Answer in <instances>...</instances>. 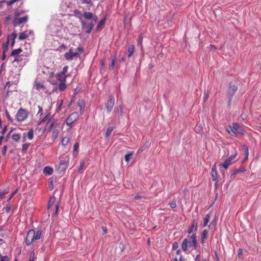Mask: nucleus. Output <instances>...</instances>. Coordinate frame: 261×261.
Masks as SVG:
<instances>
[{
  "label": "nucleus",
  "mask_w": 261,
  "mask_h": 261,
  "mask_svg": "<svg viewBox=\"0 0 261 261\" xmlns=\"http://www.w3.org/2000/svg\"><path fill=\"white\" fill-rule=\"evenodd\" d=\"M46 121V127L48 132H51V137L53 140L57 138L59 133L60 124L56 122L54 118L50 114H47L39 122V124Z\"/></svg>",
  "instance_id": "1"
},
{
  "label": "nucleus",
  "mask_w": 261,
  "mask_h": 261,
  "mask_svg": "<svg viewBox=\"0 0 261 261\" xmlns=\"http://www.w3.org/2000/svg\"><path fill=\"white\" fill-rule=\"evenodd\" d=\"M197 247L196 233H193L191 236H188L187 238L184 240L181 244V248L184 251H187L188 248L196 249Z\"/></svg>",
  "instance_id": "2"
},
{
  "label": "nucleus",
  "mask_w": 261,
  "mask_h": 261,
  "mask_svg": "<svg viewBox=\"0 0 261 261\" xmlns=\"http://www.w3.org/2000/svg\"><path fill=\"white\" fill-rule=\"evenodd\" d=\"M226 130L231 136L236 137L237 133L243 134V131L240 125L237 123H232V125H228L226 127Z\"/></svg>",
  "instance_id": "3"
},
{
  "label": "nucleus",
  "mask_w": 261,
  "mask_h": 261,
  "mask_svg": "<svg viewBox=\"0 0 261 261\" xmlns=\"http://www.w3.org/2000/svg\"><path fill=\"white\" fill-rule=\"evenodd\" d=\"M226 130L231 136L236 137L237 133L243 134V131L240 125L237 123H232V125H228L226 127Z\"/></svg>",
  "instance_id": "4"
},
{
  "label": "nucleus",
  "mask_w": 261,
  "mask_h": 261,
  "mask_svg": "<svg viewBox=\"0 0 261 261\" xmlns=\"http://www.w3.org/2000/svg\"><path fill=\"white\" fill-rule=\"evenodd\" d=\"M226 130L231 136L236 137L237 133L243 134V131L240 125L237 123H232V125H228L226 127Z\"/></svg>",
  "instance_id": "5"
},
{
  "label": "nucleus",
  "mask_w": 261,
  "mask_h": 261,
  "mask_svg": "<svg viewBox=\"0 0 261 261\" xmlns=\"http://www.w3.org/2000/svg\"><path fill=\"white\" fill-rule=\"evenodd\" d=\"M23 12H19L17 11L15 12V18L13 20L14 26L19 25L22 23L26 22L28 20V16H24L22 17H19V16Z\"/></svg>",
  "instance_id": "6"
},
{
  "label": "nucleus",
  "mask_w": 261,
  "mask_h": 261,
  "mask_svg": "<svg viewBox=\"0 0 261 261\" xmlns=\"http://www.w3.org/2000/svg\"><path fill=\"white\" fill-rule=\"evenodd\" d=\"M97 20V17L95 16L94 18V21H91L88 23L86 22L85 21L82 20L81 21V25L83 29L85 30L86 32L89 34L91 32L94 25L96 23V22Z\"/></svg>",
  "instance_id": "7"
},
{
  "label": "nucleus",
  "mask_w": 261,
  "mask_h": 261,
  "mask_svg": "<svg viewBox=\"0 0 261 261\" xmlns=\"http://www.w3.org/2000/svg\"><path fill=\"white\" fill-rule=\"evenodd\" d=\"M238 90V84L236 81L231 82L227 91V96L229 98L228 102L230 103L232 96Z\"/></svg>",
  "instance_id": "8"
},
{
  "label": "nucleus",
  "mask_w": 261,
  "mask_h": 261,
  "mask_svg": "<svg viewBox=\"0 0 261 261\" xmlns=\"http://www.w3.org/2000/svg\"><path fill=\"white\" fill-rule=\"evenodd\" d=\"M28 114L29 113L27 110L22 108H20L18 110L16 113V119L18 121L22 122L27 118L28 117Z\"/></svg>",
  "instance_id": "9"
},
{
  "label": "nucleus",
  "mask_w": 261,
  "mask_h": 261,
  "mask_svg": "<svg viewBox=\"0 0 261 261\" xmlns=\"http://www.w3.org/2000/svg\"><path fill=\"white\" fill-rule=\"evenodd\" d=\"M237 154L238 153L236 151L234 154L231 155L228 158L226 159L223 163L220 164V167H223L225 169H227L228 167L231 165L232 161L236 159Z\"/></svg>",
  "instance_id": "10"
},
{
  "label": "nucleus",
  "mask_w": 261,
  "mask_h": 261,
  "mask_svg": "<svg viewBox=\"0 0 261 261\" xmlns=\"http://www.w3.org/2000/svg\"><path fill=\"white\" fill-rule=\"evenodd\" d=\"M115 103V98L113 95H110L106 105L108 113H110L113 110Z\"/></svg>",
  "instance_id": "11"
},
{
  "label": "nucleus",
  "mask_w": 261,
  "mask_h": 261,
  "mask_svg": "<svg viewBox=\"0 0 261 261\" xmlns=\"http://www.w3.org/2000/svg\"><path fill=\"white\" fill-rule=\"evenodd\" d=\"M79 118V114L77 112L71 113L66 120V123L68 126H71L72 124Z\"/></svg>",
  "instance_id": "12"
},
{
  "label": "nucleus",
  "mask_w": 261,
  "mask_h": 261,
  "mask_svg": "<svg viewBox=\"0 0 261 261\" xmlns=\"http://www.w3.org/2000/svg\"><path fill=\"white\" fill-rule=\"evenodd\" d=\"M34 236V230H30L26 236L25 244L27 246L30 245L33 243L32 237Z\"/></svg>",
  "instance_id": "13"
},
{
  "label": "nucleus",
  "mask_w": 261,
  "mask_h": 261,
  "mask_svg": "<svg viewBox=\"0 0 261 261\" xmlns=\"http://www.w3.org/2000/svg\"><path fill=\"white\" fill-rule=\"evenodd\" d=\"M14 128H11L7 134V137H10L15 142H18L20 139V135L19 134H12V132L14 130Z\"/></svg>",
  "instance_id": "14"
},
{
  "label": "nucleus",
  "mask_w": 261,
  "mask_h": 261,
  "mask_svg": "<svg viewBox=\"0 0 261 261\" xmlns=\"http://www.w3.org/2000/svg\"><path fill=\"white\" fill-rule=\"evenodd\" d=\"M79 56V54L77 52H72V49H70L69 51L64 54V57L67 60H71L74 57Z\"/></svg>",
  "instance_id": "15"
},
{
  "label": "nucleus",
  "mask_w": 261,
  "mask_h": 261,
  "mask_svg": "<svg viewBox=\"0 0 261 261\" xmlns=\"http://www.w3.org/2000/svg\"><path fill=\"white\" fill-rule=\"evenodd\" d=\"M197 230V223L195 219L192 221L191 226L189 228L188 230V233L189 234L191 233L193 231H196Z\"/></svg>",
  "instance_id": "16"
},
{
  "label": "nucleus",
  "mask_w": 261,
  "mask_h": 261,
  "mask_svg": "<svg viewBox=\"0 0 261 261\" xmlns=\"http://www.w3.org/2000/svg\"><path fill=\"white\" fill-rule=\"evenodd\" d=\"M26 138H28L29 140H32L33 139L34 130L33 129H30L28 132L23 134V142L25 141Z\"/></svg>",
  "instance_id": "17"
},
{
  "label": "nucleus",
  "mask_w": 261,
  "mask_h": 261,
  "mask_svg": "<svg viewBox=\"0 0 261 261\" xmlns=\"http://www.w3.org/2000/svg\"><path fill=\"white\" fill-rule=\"evenodd\" d=\"M67 76L59 72L55 75V77L59 82H66Z\"/></svg>",
  "instance_id": "18"
},
{
  "label": "nucleus",
  "mask_w": 261,
  "mask_h": 261,
  "mask_svg": "<svg viewBox=\"0 0 261 261\" xmlns=\"http://www.w3.org/2000/svg\"><path fill=\"white\" fill-rule=\"evenodd\" d=\"M208 236V231L206 229L202 231L201 234V243L203 244Z\"/></svg>",
  "instance_id": "19"
},
{
  "label": "nucleus",
  "mask_w": 261,
  "mask_h": 261,
  "mask_svg": "<svg viewBox=\"0 0 261 261\" xmlns=\"http://www.w3.org/2000/svg\"><path fill=\"white\" fill-rule=\"evenodd\" d=\"M83 16L86 19L89 20L91 19V21H94V17L96 16V15L94 16L93 14L90 12H85L83 14Z\"/></svg>",
  "instance_id": "20"
},
{
  "label": "nucleus",
  "mask_w": 261,
  "mask_h": 261,
  "mask_svg": "<svg viewBox=\"0 0 261 261\" xmlns=\"http://www.w3.org/2000/svg\"><path fill=\"white\" fill-rule=\"evenodd\" d=\"M34 87L37 90H44L45 89L43 84L36 81L34 83Z\"/></svg>",
  "instance_id": "21"
},
{
  "label": "nucleus",
  "mask_w": 261,
  "mask_h": 261,
  "mask_svg": "<svg viewBox=\"0 0 261 261\" xmlns=\"http://www.w3.org/2000/svg\"><path fill=\"white\" fill-rule=\"evenodd\" d=\"M211 175L213 180H216L217 179V173L216 171V168L215 165H214L212 168L211 170Z\"/></svg>",
  "instance_id": "22"
},
{
  "label": "nucleus",
  "mask_w": 261,
  "mask_h": 261,
  "mask_svg": "<svg viewBox=\"0 0 261 261\" xmlns=\"http://www.w3.org/2000/svg\"><path fill=\"white\" fill-rule=\"evenodd\" d=\"M68 166V162L65 161H63L61 162L59 165L58 169L60 170L61 171H64Z\"/></svg>",
  "instance_id": "23"
},
{
  "label": "nucleus",
  "mask_w": 261,
  "mask_h": 261,
  "mask_svg": "<svg viewBox=\"0 0 261 261\" xmlns=\"http://www.w3.org/2000/svg\"><path fill=\"white\" fill-rule=\"evenodd\" d=\"M43 173L46 175H51L53 173V169L49 166H46L43 169Z\"/></svg>",
  "instance_id": "24"
},
{
  "label": "nucleus",
  "mask_w": 261,
  "mask_h": 261,
  "mask_svg": "<svg viewBox=\"0 0 261 261\" xmlns=\"http://www.w3.org/2000/svg\"><path fill=\"white\" fill-rule=\"evenodd\" d=\"M135 51V46L134 45H130L127 48V57L130 58Z\"/></svg>",
  "instance_id": "25"
},
{
  "label": "nucleus",
  "mask_w": 261,
  "mask_h": 261,
  "mask_svg": "<svg viewBox=\"0 0 261 261\" xmlns=\"http://www.w3.org/2000/svg\"><path fill=\"white\" fill-rule=\"evenodd\" d=\"M22 51V50L20 48L14 49L12 51L11 56L15 57L16 56H18V55L20 54Z\"/></svg>",
  "instance_id": "26"
},
{
  "label": "nucleus",
  "mask_w": 261,
  "mask_h": 261,
  "mask_svg": "<svg viewBox=\"0 0 261 261\" xmlns=\"http://www.w3.org/2000/svg\"><path fill=\"white\" fill-rule=\"evenodd\" d=\"M73 13H74V15L76 17L80 19L81 21L83 20L82 18H83V15L82 14V12L80 11H79L78 10H74L73 11Z\"/></svg>",
  "instance_id": "27"
},
{
  "label": "nucleus",
  "mask_w": 261,
  "mask_h": 261,
  "mask_svg": "<svg viewBox=\"0 0 261 261\" xmlns=\"http://www.w3.org/2000/svg\"><path fill=\"white\" fill-rule=\"evenodd\" d=\"M210 215L207 214L205 218L203 219V223L202 225V227H205L207 226L208 223L210 222Z\"/></svg>",
  "instance_id": "28"
},
{
  "label": "nucleus",
  "mask_w": 261,
  "mask_h": 261,
  "mask_svg": "<svg viewBox=\"0 0 261 261\" xmlns=\"http://www.w3.org/2000/svg\"><path fill=\"white\" fill-rule=\"evenodd\" d=\"M66 85L65 84V82H59V84L58 85V89L60 91H63L65 90L66 88Z\"/></svg>",
  "instance_id": "29"
},
{
  "label": "nucleus",
  "mask_w": 261,
  "mask_h": 261,
  "mask_svg": "<svg viewBox=\"0 0 261 261\" xmlns=\"http://www.w3.org/2000/svg\"><path fill=\"white\" fill-rule=\"evenodd\" d=\"M77 106L80 108V112H81L85 108V102L83 100H79L77 101Z\"/></svg>",
  "instance_id": "30"
},
{
  "label": "nucleus",
  "mask_w": 261,
  "mask_h": 261,
  "mask_svg": "<svg viewBox=\"0 0 261 261\" xmlns=\"http://www.w3.org/2000/svg\"><path fill=\"white\" fill-rule=\"evenodd\" d=\"M113 129L114 127L113 126H110L108 127L105 134V137L106 138L109 137V136L111 135V133L113 132Z\"/></svg>",
  "instance_id": "31"
},
{
  "label": "nucleus",
  "mask_w": 261,
  "mask_h": 261,
  "mask_svg": "<svg viewBox=\"0 0 261 261\" xmlns=\"http://www.w3.org/2000/svg\"><path fill=\"white\" fill-rule=\"evenodd\" d=\"M28 36V34L26 32H23L20 34L18 39L20 40H23L27 38Z\"/></svg>",
  "instance_id": "32"
},
{
  "label": "nucleus",
  "mask_w": 261,
  "mask_h": 261,
  "mask_svg": "<svg viewBox=\"0 0 261 261\" xmlns=\"http://www.w3.org/2000/svg\"><path fill=\"white\" fill-rule=\"evenodd\" d=\"M9 43V39H7L6 42L3 44V49L4 52H7L8 49V45Z\"/></svg>",
  "instance_id": "33"
},
{
  "label": "nucleus",
  "mask_w": 261,
  "mask_h": 261,
  "mask_svg": "<svg viewBox=\"0 0 261 261\" xmlns=\"http://www.w3.org/2000/svg\"><path fill=\"white\" fill-rule=\"evenodd\" d=\"M55 201V197H51L50 198V199L48 201V205H47L48 209H49V208H50L52 206V205L54 204Z\"/></svg>",
  "instance_id": "34"
},
{
  "label": "nucleus",
  "mask_w": 261,
  "mask_h": 261,
  "mask_svg": "<svg viewBox=\"0 0 261 261\" xmlns=\"http://www.w3.org/2000/svg\"><path fill=\"white\" fill-rule=\"evenodd\" d=\"M23 61V57H22V56L21 55V56H17L15 57V59L13 61V63H15V62H17V63H19V62H21Z\"/></svg>",
  "instance_id": "35"
},
{
  "label": "nucleus",
  "mask_w": 261,
  "mask_h": 261,
  "mask_svg": "<svg viewBox=\"0 0 261 261\" xmlns=\"http://www.w3.org/2000/svg\"><path fill=\"white\" fill-rule=\"evenodd\" d=\"M241 147H242V149L243 150H244L245 151V154H246L245 159H247L248 158V155H249L248 148L245 145H242Z\"/></svg>",
  "instance_id": "36"
},
{
  "label": "nucleus",
  "mask_w": 261,
  "mask_h": 261,
  "mask_svg": "<svg viewBox=\"0 0 261 261\" xmlns=\"http://www.w3.org/2000/svg\"><path fill=\"white\" fill-rule=\"evenodd\" d=\"M105 19H101L100 22L98 23L97 26V30H99L101 29V28L105 24Z\"/></svg>",
  "instance_id": "37"
},
{
  "label": "nucleus",
  "mask_w": 261,
  "mask_h": 261,
  "mask_svg": "<svg viewBox=\"0 0 261 261\" xmlns=\"http://www.w3.org/2000/svg\"><path fill=\"white\" fill-rule=\"evenodd\" d=\"M85 167V162L84 161H81L79 167V171H82Z\"/></svg>",
  "instance_id": "38"
},
{
  "label": "nucleus",
  "mask_w": 261,
  "mask_h": 261,
  "mask_svg": "<svg viewBox=\"0 0 261 261\" xmlns=\"http://www.w3.org/2000/svg\"><path fill=\"white\" fill-rule=\"evenodd\" d=\"M30 145V143H25L22 145V152L23 153H25L27 150H28L29 146Z\"/></svg>",
  "instance_id": "39"
},
{
  "label": "nucleus",
  "mask_w": 261,
  "mask_h": 261,
  "mask_svg": "<svg viewBox=\"0 0 261 261\" xmlns=\"http://www.w3.org/2000/svg\"><path fill=\"white\" fill-rule=\"evenodd\" d=\"M41 234L42 231L40 230H38L36 232L35 231V236L36 237L35 238L37 240L40 239L41 238Z\"/></svg>",
  "instance_id": "40"
},
{
  "label": "nucleus",
  "mask_w": 261,
  "mask_h": 261,
  "mask_svg": "<svg viewBox=\"0 0 261 261\" xmlns=\"http://www.w3.org/2000/svg\"><path fill=\"white\" fill-rule=\"evenodd\" d=\"M69 139L68 137H64L62 139V141H61L62 144L63 146H65L68 144V143L69 142Z\"/></svg>",
  "instance_id": "41"
},
{
  "label": "nucleus",
  "mask_w": 261,
  "mask_h": 261,
  "mask_svg": "<svg viewBox=\"0 0 261 261\" xmlns=\"http://www.w3.org/2000/svg\"><path fill=\"white\" fill-rule=\"evenodd\" d=\"M133 154H134V153L133 152L130 153L126 154L125 155V161L126 162H128L130 159L132 158Z\"/></svg>",
  "instance_id": "42"
},
{
  "label": "nucleus",
  "mask_w": 261,
  "mask_h": 261,
  "mask_svg": "<svg viewBox=\"0 0 261 261\" xmlns=\"http://www.w3.org/2000/svg\"><path fill=\"white\" fill-rule=\"evenodd\" d=\"M5 114L8 120L11 122H13V120L7 110H5Z\"/></svg>",
  "instance_id": "43"
},
{
  "label": "nucleus",
  "mask_w": 261,
  "mask_h": 261,
  "mask_svg": "<svg viewBox=\"0 0 261 261\" xmlns=\"http://www.w3.org/2000/svg\"><path fill=\"white\" fill-rule=\"evenodd\" d=\"M17 37V34L15 32L12 33L11 35H9L7 39H11L12 40H15V39Z\"/></svg>",
  "instance_id": "44"
},
{
  "label": "nucleus",
  "mask_w": 261,
  "mask_h": 261,
  "mask_svg": "<svg viewBox=\"0 0 261 261\" xmlns=\"http://www.w3.org/2000/svg\"><path fill=\"white\" fill-rule=\"evenodd\" d=\"M148 145V143H146L145 145H144L143 146L139 148V149L138 150L137 153L139 154V153H141L145 149V148L147 147Z\"/></svg>",
  "instance_id": "45"
},
{
  "label": "nucleus",
  "mask_w": 261,
  "mask_h": 261,
  "mask_svg": "<svg viewBox=\"0 0 261 261\" xmlns=\"http://www.w3.org/2000/svg\"><path fill=\"white\" fill-rule=\"evenodd\" d=\"M0 261H10L7 255L3 256L0 254Z\"/></svg>",
  "instance_id": "46"
},
{
  "label": "nucleus",
  "mask_w": 261,
  "mask_h": 261,
  "mask_svg": "<svg viewBox=\"0 0 261 261\" xmlns=\"http://www.w3.org/2000/svg\"><path fill=\"white\" fill-rule=\"evenodd\" d=\"M169 204L170 206L173 208H174L176 207V206H177L176 203L175 201H174V200L170 201L169 202Z\"/></svg>",
  "instance_id": "47"
},
{
  "label": "nucleus",
  "mask_w": 261,
  "mask_h": 261,
  "mask_svg": "<svg viewBox=\"0 0 261 261\" xmlns=\"http://www.w3.org/2000/svg\"><path fill=\"white\" fill-rule=\"evenodd\" d=\"M79 148V143L78 142H76L73 146V152H77Z\"/></svg>",
  "instance_id": "48"
},
{
  "label": "nucleus",
  "mask_w": 261,
  "mask_h": 261,
  "mask_svg": "<svg viewBox=\"0 0 261 261\" xmlns=\"http://www.w3.org/2000/svg\"><path fill=\"white\" fill-rule=\"evenodd\" d=\"M82 4H89L93 5L92 2L91 0H80Z\"/></svg>",
  "instance_id": "49"
},
{
  "label": "nucleus",
  "mask_w": 261,
  "mask_h": 261,
  "mask_svg": "<svg viewBox=\"0 0 261 261\" xmlns=\"http://www.w3.org/2000/svg\"><path fill=\"white\" fill-rule=\"evenodd\" d=\"M68 67L67 66H65L63 68V70L61 72H60L61 73L65 75H67L66 74V73L67 72V70H68Z\"/></svg>",
  "instance_id": "50"
},
{
  "label": "nucleus",
  "mask_w": 261,
  "mask_h": 261,
  "mask_svg": "<svg viewBox=\"0 0 261 261\" xmlns=\"http://www.w3.org/2000/svg\"><path fill=\"white\" fill-rule=\"evenodd\" d=\"M34 260H35V253L33 252H32L30 254L28 261H34Z\"/></svg>",
  "instance_id": "51"
},
{
  "label": "nucleus",
  "mask_w": 261,
  "mask_h": 261,
  "mask_svg": "<svg viewBox=\"0 0 261 261\" xmlns=\"http://www.w3.org/2000/svg\"><path fill=\"white\" fill-rule=\"evenodd\" d=\"M209 95L207 92H204L203 96V102H205L208 98Z\"/></svg>",
  "instance_id": "52"
},
{
  "label": "nucleus",
  "mask_w": 261,
  "mask_h": 261,
  "mask_svg": "<svg viewBox=\"0 0 261 261\" xmlns=\"http://www.w3.org/2000/svg\"><path fill=\"white\" fill-rule=\"evenodd\" d=\"M19 0H10L7 2L8 6H11L15 2L18 1Z\"/></svg>",
  "instance_id": "53"
},
{
  "label": "nucleus",
  "mask_w": 261,
  "mask_h": 261,
  "mask_svg": "<svg viewBox=\"0 0 261 261\" xmlns=\"http://www.w3.org/2000/svg\"><path fill=\"white\" fill-rule=\"evenodd\" d=\"M63 100H62L61 101L60 103L58 105V107L57 108V112H59L61 110V108H62V106L63 105Z\"/></svg>",
  "instance_id": "54"
},
{
  "label": "nucleus",
  "mask_w": 261,
  "mask_h": 261,
  "mask_svg": "<svg viewBox=\"0 0 261 261\" xmlns=\"http://www.w3.org/2000/svg\"><path fill=\"white\" fill-rule=\"evenodd\" d=\"M43 114V109L40 107L38 106V112L37 114L41 116Z\"/></svg>",
  "instance_id": "55"
},
{
  "label": "nucleus",
  "mask_w": 261,
  "mask_h": 261,
  "mask_svg": "<svg viewBox=\"0 0 261 261\" xmlns=\"http://www.w3.org/2000/svg\"><path fill=\"white\" fill-rule=\"evenodd\" d=\"M7 145H5L4 147H3V150H2V154L3 155H5L6 153V151H7Z\"/></svg>",
  "instance_id": "56"
},
{
  "label": "nucleus",
  "mask_w": 261,
  "mask_h": 261,
  "mask_svg": "<svg viewBox=\"0 0 261 261\" xmlns=\"http://www.w3.org/2000/svg\"><path fill=\"white\" fill-rule=\"evenodd\" d=\"M62 49H63L64 50H65L67 49V46L64 44H62L59 47V50L60 51Z\"/></svg>",
  "instance_id": "57"
},
{
  "label": "nucleus",
  "mask_w": 261,
  "mask_h": 261,
  "mask_svg": "<svg viewBox=\"0 0 261 261\" xmlns=\"http://www.w3.org/2000/svg\"><path fill=\"white\" fill-rule=\"evenodd\" d=\"M178 248V244L177 242H174L173 244V249L177 250Z\"/></svg>",
  "instance_id": "58"
},
{
  "label": "nucleus",
  "mask_w": 261,
  "mask_h": 261,
  "mask_svg": "<svg viewBox=\"0 0 261 261\" xmlns=\"http://www.w3.org/2000/svg\"><path fill=\"white\" fill-rule=\"evenodd\" d=\"M142 41H143V37H142V35H140L139 37L138 43L139 44H142Z\"/></svg>",
  "instance_id": "59"
},
{
  "label": "nucleus",
  "mask_w": 261,
  "mask_h": 261,
  "mask_svg": "<svg viewBox=\"0 0 261 261\" xmlns=\"http://www.w3.org/2000/svg\"><path fill=\"white\" fill-rule=\"evenodd\" d=\"M115 59L112 60L111 64L110 66V69H113L114 65H115Z\"/></svg>",
  "instance_id": "60"
},
{
  "label": "nucleus",
  "mask_w": 261,
  "mask_h": 261,
  "mask_svg": "<svg viewBox=\"0 0 261 261\" xmlns=\"http://www.w3.org/2000/svg\"><path fill=\"white\" fill-rule=\"evenodd\" d=\"M119 113H120V115L121 116L123 114V107L122 105H120L119 107Z\"/></svg>",
  "instance_id": "61"
},
{
  "label": "nucleus",
  "mask_w": 261,
  "mask_h": 261,
  "mask_svg": "<svg viewBox=\"0 0 261 261\" xmlns=\"http://www.w3.org/2000/svg\"><path fill=\"white\" fill-rule=\"evenodd\" d=\"M241 170H237L236 171H235L233 173H232L231 174L230 177H232V176H235V175H236L237 173H239V172H241Z\"/></svg>",
  "instance_id": "62"
},
{
  "label": "nucleus",
  "mask_w": 261,
  "mask_h": 261,
  "mask_svg": "<svg viewBox=\"0 0 261 261\" xmlns=\"http://www.w3.org/2000/svg\"><path fill=\"white\" fill-rule=\"evenodd\" d=\"M242 253H243L242 249H239V252H238V256H239V257L242 254Z\"/></svg>",
  "instance_id": "63"
},
{
  "label": "nucleus",
  "mask_w": 261,
  "mask_h": 261,
  "mask_svg": "<svg viewBox=\"0 0 261 261\" xmlns=\"http://www.w3.org/2000/svg\"><path fill=\"white\" fill-rule=\"evenodd\" d=\"M142 197L140 195H137L136 196H134V199H139V198H141Z\"/></svg>",
  "instance_id": "64"
}]
</instances>
